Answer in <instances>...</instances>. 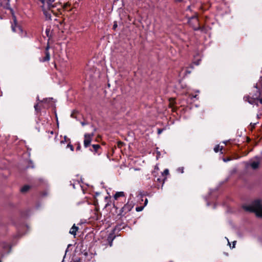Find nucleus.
<instances>
[{"label":"nucleus","instance_id":"cd10ccee","mask_svg":"<svg viewBox=\"0 0 262 262\" xmlns=\"http://www.w3.org/2000/svg\"><path fill=\"white\" fill-rule=\"evenodd\" d=\"M117 27V23H116V22H115V23H114V25H113V29L115 30Z\"/></svg>","mask_w":262,"mask_h":262},{"label":"nucleus","instance_id":"f3484780","mask_svg":"<svg viewBox=\"0 0 262 262\" xmlns=\"http://www.w3.org/2000/svg\"><path fill=\"white\" fill-rule=\"evenodd\" d=\"M34 109H35V111L37 112V113H38V112H40V107H39V105H38V103H36L34 105Z\"/></svg>","mask_w":262,"mask_h":262},{"label":"nucleus","instance_id":"c9c22d12","mask_svg":"<svg viewBox=\"0 0 262 262\" xmlns=\"http://www.w3.org/2000/svg\"><path fill=\"white\" fill-rule=\"evenodd\" d=\"M73 262H80L79 259H77L75 260Z\"/></svg>","mask_w":262,"mask_h":262},{"label":"nucleus","instance_id":"5701e85b","mask_svg":"<svg viewBox=\"0 0 262 262\" xmlns=\"http://www.w3.org/2000/svg\"><path fill=\"white\" fill-rule=\"evenodd\" d=\"M169 173V170L168 169H165L164 171L162 173V175H167Z\"/></svg>","mask_w":262,"mask_h":262},{"label":"nucleus","instance_id":"f704fd0d","mask_svg":"<svg viewBox=\"0 0 262 262\" xmlns=\"http://www.w3.org/2000/svg\"><path fill=\"white\" fill-rule=\"evenodd\" d=\"M236 243V241H234V242H233V246H232V248L234 247V246H235V245Z\"/></svg>","mask_w":262,"mask_h":262},{"label":"nucleus","instance_id":"7c9ffc66","mask_svg":"<svg viewBox=\"0 0 262 262\" xmlns=\"http://www.w3.org/2000/svg\"><path fill=\"white\" fill-rule=\"evenodd\" d=\"M81 124L82 126H84L86 124H88V123L84 121L81 122Z\"/></svg>","mask_w":262,"mask_h":262},{"label":"nucleus","instance_id":"e433bc0d","mask_svg":"<svg viewBox=\"0 0 262 262\" xmlns=\"http://www.w3.org/2000/svg\"><path fill=\"white\" fill-rule=\"evenodd\" d=\"M256 123H254L253 124H252V123L250 124V125L252 126V127H255V125Z\"/></svg>","mask_w":262,"mask_h":262},{"label":"nucleus","instance_id":"473e14b6","mask_svg":"<svg viewBox=\"0 0 262 262\" xmlns=\"http://www.w3.org/2000/svg\"><path fill=\"white\" fill-rule=\"evenodd\" d=\"M155 181H158V182H160L161 181V179L159 178H157V179L156 180V178H155Z\"/></svg>","mask_w":262,"mask_h":262},{"label":"nucleus","instance_id":"412c9836","mask_svg":"<svg viewBox=\"0 0 262 262\" xmlns=\"http://www.w3.org/2000/svg\"><path fill=\"white\" fill-rule=\"evenodd\" d=\"M67 148H70V150H71V151H74V147H73V146L71 144V142H69V143H68V145H67Z\"/></svg>","mask_w":262,"mask_h":262},{"label":"nucleus","instance_id":"f03ea898","mask_svg":"<svg viewBox=\"0 0 262 262\" xmlns=\"http://www.w3.org/2000/svg\"><path fill=\"white\" fill-rule=\"evenodd\" d=\"M243 209L250 212H254L258 217H262V203L258 199L254 201L251 205H244Z\"/></svg>","mask_w":262,"mask_h":262},{"label":"nucleus","instance_id":"4c0bfd02","mask_svg":"<svg viewBox=\"0 0 262 262\" xmlns=\"http://www.w3.org/2000/svg\"><path fill=\"white\" fill-rule=\"evenodd\" d=\"M122 145L123 144V143L122 142H119V145Z\"/></svg>","mask_w":262,"mask_h":262},{"label":"nucleus","instance_id":"a878e982","mask_svg":"<svg viewBox=\"0 0 262 262\" xmlns=\"http://www.w3.org/2000/svg\"><path fill=\"white\" fill-rule=\"evenodd\" d=\"M125 201H121L120 199H119V205H120V208H121L122 206V204L123 203V202H125Z\"/></svg>","mask_w":262,"mask_h":262},{"label":"nucleus","instance_id":"ddd939ff","mask_svg":"<svg viewBox=\"0 0 262 262\" xmlns=\"http://www.w3.org/2000/svg\"><path fill=\"white\" fill-rule=\"evenodd\" d=\"M125 227V225L124 223L117 225L115 226L114 228V230L115 231H120L121 229L124 228Z\"/></svg>","mask_w":262,"mask_h":262},{"label":"nucleus","instance_id":"2f4dec72","mask_svg":"<svg viewBox=\"0 0 262 262\" xmlns=\"http://www.w3.org/2000/svg\"><path fill=\"white\" fill-rule=\"evenodd\" d=\"M147 203H148V200H147V199H146L145 200V201H144V205H145H145H147Z\"/></svg>","mask_w":262,"mask_h":262},{"label":"nucleus","instance_id":"0eeeda50","mask_svg":"<svg viewBox=\"0 0 262 262\" xmlns=\"http://www.w3.org/2000/svg\"><path fill=\"white\" fill-rule=\"evenodd\" d=\"M13 17H14V24H12V25H11V28H12V31L14 32H17V29L20 32H22L23 29L21 28V27L17 25V21H16V18L15 16H13Z\"/></svg>","mask_w":262,"mask_h":262},{"label":"nucleus","instance_id":"393cba45","mask_svg":"<svg viewBox=\"0 0 262 262\" xmlns=\"http://www.w3.org/2000/svg\"><path fill=\"white\" fill-rule=\"evenodd\" d=\"M81 149V145H80V144L79 142H78L77 143V147H76V150H80Z\"/></svg>","mask_w":262,"mask_h":262},{"label":"nucleus","instance_id":"a19ab883","mask_svg":"<svg viewBox=\"0 0 262 262\" xmlns=\"http://www.w3.org/2000/svg\"><path fill=\"white\" fill-rule=\"evenodd\" d=\"M37 100H39V97L38 96L37 97Z\"/></svg>","mask_w":262,"mask_h":262},{"label":"nucleus","instance_id":"2eb2a0df","mask_svg":"<svg viewBox=\"0 0 262 262\" xmlns=\"http://www.w3.org/2000/svg\"><path fill=\"white\" fill-rule=\"evenodd\" d=\"M30 188L29 185H25L20 189V191L23 193L26 192L29 190Z\"/></svg>","mask_w":262,"mask_h":262},{"label":"nucleus","instance_id":"39448f33","mask_svg":"<svg viewBox=\"0 0 262 262\" xmlns=\"http://www.w3.org/2000/svg\"><path fill=\"white\" fill-rule=\"evenodd\" d=\"M114 202L113 203L114 207L116 210H118L120 208V205H119V199H120L121 201H125L126 199L125 197L124 192L123 191L117 192L114 196Z\"/></svg>","mask_w":262,"mask_h":262},{"label":"nucleus","instance_id":"b1692460","mask_svg":"<svg viewBox=\"0 0 262 262\" xmlns=\"http://www.w3.org/2000/svg\"><path fill=\"white\" fill-rule=\"evenodd\" d=\"M178 171L180 173H183L184 172V168L183 167H179L177 169Z\"/></svg>","mask_w":262,"mask_h":262},{"label":"nucleus","instance_id":"72a5a7b5","mask_svg":"<svg viewBox=\"0 0 262 262\" xmlns=\"http://www.w3.org/2000/svg\"><path fill=\"white\" fill-rule=\"evenodd\" d=\"M223 160H224V162H227V161H230V159H224Z\"/></svg>","mask_w":262,"mask_h":262},{"label":"nucleus","instance_id":"4468645a","mask_svg":"<svg viewBox=\"0 0 262 262\" xmlns=\"http://www.w3.org/2000/svg\"><path fill=\"white\" fill-rule=\"evenodd\" d=\"M259 163L257 161H253L250 164L251 167L253 169H255L258 167Z\"/></svg>","mask_w":262,"mask_h":262},{"label":"nucleus","instance_id":"f257e3e1","mask_svg":"<svg viewBox=\"0 0 262 262\" xmlns=\"http://www.w3.org/2000/svg\"><path fill=\"white\" fill-rule=\"evenodd\" d=\"M96 128H94L93 132L91 134L86 133L84 135L83 145L85 148L89 147V150L93 152L94 155H100L101 154V148L99 144H92L91 142Z\"/></svg>","mask_w":262,"mask_h":262},{"label":"nucleus","instance_id":"4be33fe9","mask_svg":"<svg viewBox=\"0 0 262 262\" xmlns=\"http://www.w3.org/2000/svg\"><path fill=\"white\" fill-rule=\"evenodd\" d=\"M144 208V206H139V207H137L136 208V211L137 212H139V211H142Z\"/></svg>","mask_w":262,"mask_h":262},{"label":"nucleus","instance_id":"c85d7f7f","mask_svg":"<svg viewBox=\"0 0 262 262\" xmlns=\"http://www.w3.org/2000/svg\"><path fill=\"white\" fill-rule=\"evenodd\" d=\"M257 101H259L260 103L262 104V98H258V99L256 100V103H257Z\"/></svg>","mask_w":262,"mask_h":262},{"label":"nucleus","instance_id":"37998d69","mask_svg":"<svg viewBox=\"0 0 262 262\" xmlns=\"http://www.w3.org/2000/svg\"><path fill=\"white\" fill-rule=\"evenodd\" d=\"M0 262H2L1 260H0Z\"/></svg>","mask_w":262,"mask_h":262},{"label":"nucleus","instance_id":"6e6552de","mask_svg":"<svg viewBox=\"0 0 262 262\" xmlns=\"http://www.w3.org/2000/svg\"><path fill=\"white\" fill-rule=\"evenodd\" d=\"M55 0H40L41 3L43 4L42 7H45L46 6L50 9L51 7H54V6L52 5V3L54 2Z\"/></svg>","mask_w":262,"mask_h":262},{"label":"nucleus","instance_id":"9b49d317","mask_svg":"<svg viewBox=\"0 0 262 262\" xmlns=\"http://www.w3.org/2000/svg\"><path fill=\"white\" fill-rule=\"evenodd\" d=\"M45 56L42 59H40L41 62H46L50 60V55L49 52H45Z\"/></svg>","mask_w":262,"mask_h":262},{"label":"nucleus","instance_id":"7ed1b4c3","mask_svg":"<svg viewBox=\"0 0 262 262\" xmlns=\"http://www.w3.org/2000/svg\"><path fill=\"white\" fill-rule=\"evenodd\" d=\"M250 96H246L244 97L245 101H247L251 104H256L258 105L256 103V100L260 96V89L257 87V84L254 86L253 91L250 93Z\"/></svg>","mask_w":262,"mask_h":262},{"label":"nucleus","instance_id":"c03bdc74","mask_svg":"<svg viewBox=\"0 0 262 262\" xmlns=\"http://www.w3.org/2000/svg\"><path fill=\"white\" fill-rule=\"evenodd\" d=\"M171 262H172V261H171Z\"/></svg>","mask_w":262,"mask_h":262},{"label":"nucleus","instance_id":"f8f14e48","mask_svg":"<svg viewBox=\"0 0 262 262\" xmlns=\"http://www.w3.org/2000/svg\"><path fill=\"white\" fill-rule=\"evenodd\" d=\"M43 14L47 19H51V11L50 10H45L43 9Z\"/></svg>","mask_w":262,"mask_h":262},{"label":"nucleus","instance_id":"1a4fd4ad","mask_svg":"<svg viewBox=\"0 0 262 262\" xmlns=\"http://www.w3.org/2000/svg\"><path fill=\"white\" fill-rule=\"evenodd\" d=\"M115 238V236L113 234H110L107 237V241L110 247L112 246L113 241Z\"/></svg>","mask_w":262,"mask_h":262},{"label":"nucleus","instance_id":"dca6fc26","mask_svg":"<svg viewBox=\"0 0 262 262\" xmlns=\"http://www.w3.org/2000/svg\"><path fill=\"white\" fill-rule=\"evenodd\" d=\"M66 142L67 143H69V142H71V139H69V138H68L66 136H64V140H61L60 141V144H64Z\"/></svg>","mask_w":262,"mask_h":262},{"label":"nucleus","instance_id":"a211bd4d","mask_svg":"<svg viewBox=\"0 0 262 262\" xmlns=\"http://www.w3.org/2000/svg\"><path fill=\"white\" fill-rule=\"evenodd\" d=\"M222 148H220V146L219 145H217L215 146V147L214 148V151L215 152H218L220 150H222Z\"/></svg>","mask_w":262,"mask_h":262},{"label":"nucleus","instance_id":"79ce46f5","mask_svg":"<svg viewBox=\"0 0 262 262\" xmlns=\"http://www.w3.org/2000/svg\"><path fill=\"white\" fill-rule=\"evenodd\" d=\"M187 73H190V72H189V71H187Z\"/></svg>","mask_w":262,"mask_h":262},{"label":"nucleus","instance_id":"423d86ee","mask_svg":"<svg viewBox=\"0 0 262 262\" xmlns=\"http://www.w3.org/2000/svg\"><path fill=\"white\" fill-rule=\"evenodd\" d=\"M189 23L190 25H192L194 30H201L202 31L204 30V28L199 26V20L196 16L191 17L189 20Z\"/></svg>","mask_w":262,"mask_h":262},{"label":"nucleus","instance_id":"20e7f679","mask_svg":"<svg viewBox=\"0 0 262 262\" xmlns=\"http://www.w3.org/2000/svg\"><path fill=\"white\" fill-rule=\"evenodd\" d=\"M134 206V205L132 202H128L123 206V207L119 208L118 211L116 210V212L117 213L118 216H120L121 217L124 216L127 212H129L132 209Z\"/></svg>","mask_w":262,"mask_h":262},{"label":"nucleus","instance_id":"aec40b11","mask_svg":"<svg viewBox=\"0 0 262 262\" xmlns=\"http://www.w3.org/2000/svg\"><path fill=\"white\" fill-rule=\"evenodd\" d=\"M53 99L52 98H45L43 99V100L41 101V102L44 103H49L51 101H52Z\"/></svg>","mask_w":262,"mask_h":262},{"label":"nucleus","instance_id":"bb28decb","mask_svg":"<svg viewBox=\"0 0 262 262\" xmlns=\"http://www.w3.org/2000/svg\"><path fill=\"white\" fill-rule=\"evenodd\" d=\"M164 129H162V128H158V134L159 135L161 134L162 132L163 131Z\"/></svg>","mask_w":262,"mask_h":262},{"label":"nucleus","instance_id":"c756f323","mask_svg":"<svg viewBox=\"0 0 262 262\" xmlns=\"http://www.w3.org/2000/svg\"><path fill=\"white\" fill-rule=\"evenodd\" d=\"M49 48H50V47H49V45H48L47 46L46 48L45 52H49Z\"/></svg>","mask_w":262,"mask_h":262},{"label":"nucleus","instance_id":"ea45409f","mask_svg":"<svg viewBox=\"0 0 262 262\" xmlns=\"http://www.w3.org/2000/svg\"><path fill=\"white\" fill-rule=\"evenodd\" d=\"M156 168H157V169H159V168H158V167L157 166H155V169H156Z\"/></svg>","mask_w":262,"mask_h":262},{"label":"nucleus","instance_id":"58836bf2","mask_svg":"<svg viewBox=\"0 0 262 262\" xmlns=\"http://www.w3.org/2000/svg\"><path fill=\"white\" fill-rule=\"evenodd\" d=\"M53 133H54L53 131H51V134H53Z\"/></svg>","mask_w":262,"mask_h":262},{"label":"nucleus","instance_id":"6ab92c4d","mask_svg":"<svg viewBox=\"0 0 262 262\" xmlns=\"http://www.w3.org/2000/svg\"><path fill=\"white\" fill-rule=\"evenodd\" d=\"M46 34L47 37H49L50 38L51 37V35L50 34V28H47L46 30Z\"/></svg>","mask_w":262,"mask_h":262},{"label":"nucleus","instance_id":"9d476101","mask_svg":"<svg viewBox=\"0 0 262 262\" xmlns=\"http://www.w3.org/2000/svg\"><path fill=\"white\" fill-rule=\"evenodd\" d=\"M78 229V227L76 226L75 224L70 229L69 233L73 235H75L76 234V232Z\"/></svg>","mask_w":262,"mask_h":262}]
</instances>
